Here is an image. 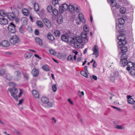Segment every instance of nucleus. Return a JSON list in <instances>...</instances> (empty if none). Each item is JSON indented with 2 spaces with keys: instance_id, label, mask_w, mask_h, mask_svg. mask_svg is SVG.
<instances>
[{
  "instance_id": "9",
  "label": "nucleus",
  "mask_w": 135,
  "mask_h": 135,
  "mask_svg": "<svg viewBox=\"0 0 135 135\" xmlns=\"http://www.w3.org/2000/svg\"><path fill=\"white\" fill-rule=\"evenodd\" d=\"M8 30L12 33H14L16 31V26L12 22H11L10 23L8 27Z\"/></svg>"
},
{
  "instance_id": "59",
  "label": "nucleus",
  "mask_w": 135,
  "mask_h": 135,
  "mask_svg": "<svg viewBox=\"0 0 135 135\" xmlns=\"http://www.w3.org/2000/svg\"><path fill=\"white\" fill-rule=\"evenodd\" d=\"M68 101L71 105H73V102L71 100L70 98H68Z\"/></svg>"
},
{
  "instance_id": "63",
  "label": "nucleus",
  "mask_w": 135,
  "mask_h": 135,
  "mask_svg": "<svg viewBox=\"0 0 135 135\" xmlns=\"http://www.w3.org/2000/svg\"><path fill=\"white\" fill-rule=\"evenodd\" d=\"M34 55V56H35V57H37V58H38L39 59H41V57H40L37 55V54H35Z\"/></svg>"
},
{
  "instance_id": "55",
  "label": "nucleus",
  "mask_w": 135,
  "mask_h": 135,
  "mask_svg": "<svg viewBox=\"0 0 135 135\" xmlns=\"http://www.w3.org/2000/svg\"><path fill=\"white\" fill-rule=\"evenodd\" d=\"M19 31L21 33H23L24 32V31L23 28H22V26L19 28Z\"/></svg>"
},
{
  "instance_id": "50",
  "label": "nucleus",
  "mask_w": 135,
  "mask_h": 135,
  "mask_svg": "<svg viewBox=\"0 0 135 135\" xmlns=\"http://www.w3.org/2000/svg\"><path fill=\"white\" fill-rule=\"evenodd\" d=\"M57 86L56 85L54 84L52 86V89L53 91L54 92H55L57 90Z\"/></svg>"
},
{
  "instance_id": "53",
  "label": "nucleus",
  "mask_w": 135,
  "mask_h": 135,
  "mask_svg": "<svg viewBox=\"0 0 135 135\" xmlns=\"http://www.w3.org/2000/svg\"><path fill=\"white\" fill-rule=\"evenodd\" d=\"M90 77L91 79H94L95 80H96L97 79V77L94 75H93L92 76H91Z\"/></svg>"
},
{
  "instance_id": "5",
  "label": "nucleus",
  "mask_w": 135,
  "mask_h": 135,
  "mask_svg": "<svg viewBox=\"0 0 135 135\" xmlns=\"http://www.w3.org/2000/svg\"><path fill=\"white\" fill-rule=\"evenodd\" d=\"M11 94V96L13 97L16 101H18V99L17 96L16 94L18 93L17 89L13 87L9 90Z\"/></svg>"
},
{
  "instance_id": "19",
  "label": "nucleus",
  "mask_w": 135,
  "mask_h": 135,
  "mask_svg": "<svg viewBox=\"0 0 135 135\" xmlns=\"http://www.w3.org/2000/svg\"><path fill=\"white\" fill-rule=\"evenodd\" d=\"M8 13L4 10H0V16L3 17L7 16Z\"/></svg>"
},
{
  "instance_id": "36",
  "label": "nucleus",
  "mask_w": 135,
  "mask_h": 135,
  "mask_svg": "<svg viewBox=\"0 0 135 135\" xmlns=\"http://www.w3.org/2000/svg\"><path fill=\"white\" fill-rule=\"evenodd\" d=\"M54 34L56 37H59L60 36V32L58 30H56L54 32Z\"/></svg>"
},
{
  "instance_id": "37",
  "label": "nucleus",
  "mask_w": 135,
  "mask_h": 135,
  "mask_svg": "<svg viewBox=\"0 0 135 135\" xmlns=\"http://www.w3.org/2000/svg\"><path fill=\"white\" fill-rule=\"evenodd\" d=\"M119 11L121 13L124 14L126 12V9L124 7H122L120 8Z\"/></svg>"
},
{
  "instance_id": "14",
  "label": "nucleus",
  "mask_w": 135,
  "mask_h": 135,
  "mask_svg": "<svg viewBox=\"0 0 135 135\" xmlns=\"http://www.w3.org/2000/svg\"><path fill=\"white\" fill-rule=\"evenodd\" d=\"M128 61V60L121 59L120 61V65L121 66L124 67L127 65Z\"/></svg>"
},
{
  "instance_id": "1",
  "label": "nucleus",
  "mask_w": 135,
  "mask_h": 135,
  "mask_svg": "<svg viewBox=\"0 0 135 135\" xmlns=\"http://www.w3.org/2000/svg\"><path fill=\"white\" fill-rule=\"evenodd\" d=\"M120 35L118 37V39L119 40L118 42V44L120 45H122L123 46L120 47L121 51L123 54H124L127 51V47L124 45L126 44V41L125 35L126 34V31H122L120 33Z\"/></svg>"
},
{
  "instance_id": "39",
  "label": "nucleus",
  "mask_w": 135,
  "mask_h": 135,
  "mask_svg": "<svg viewBox=\"0 0 135 135\" xmlns=\"http://www.w3.org/2000/svg\"><path fill=\"white\" fill-rule=\"evenodd\" d=\"M114 127L115 128L119 129H124V127L118 125H115Z\"/></svg>"
},
{
  "instance_id": "16",
  "label": "nucleus",
  "mask_w": 135,
  "mask_h": 135,
  "mask_svg": "<svg viewBox=\"0 0 135 135\" xmlns=\"http://www.w3.org/2000/svg\"><path fill=\"white\" fill-rule=\"evenodd\" d=\"M8 23V21L6 19L3 17L0 18V24L1 25H5Z\"/></svg>"
},
{
  "instance_id": "25",
  "label": "nucleus",
  "mask_w": 135,
  "mask_h": 135,
  "mask_svg": "<svg viewBox=\"0 0 135 135\" xmlns=\"http://www.w3.org/2000/svg\"><path fill=\"white\" fill-rule=\"evenodd\" d=\"M35 41L36 42L39 44V45L41 46L42 45V42L41 40L39 37H37L35 38Z\"/></svg>"
},
{
  "instance_id": "11",
  "label": "nucleus",
  "mask_w": 135,
  "mask_h": 135,
  "mask_svg": "<svg viewBox=\"0 0 135 135\" xmlns=\"http://www.w3.org/2000/svg\"><path fill=\"white\" fill-rule=\"evenodd\" d=\"M118 21L119 22V24L118 26H117L116 28L117 29L118 28H119L120 30H123L122 28L123 26V25L124 23L125 20L124 19L122 18H120L119 19Z\"/></svg>"
},
{
  "instance_id": "2",
  "label": "nucleus",
  "mask_w": 135,
  "mask_h": 135,
  "mask_svg": "<svg viewBox=\"0 0 135 135\" xmlns=\"http://www.w3.org/2000/svg\"><path fill=\"white\" fill-rule=\"evenodd\" d=\"M85 37H83L81 35V36H76L73 37L72 38V41L74 42V45L75 47L77 48H80V44L82 43L83 44L86 43L88 42H85Z\"/></svg>"
},
{
  "instance_id": "58",
  "label": "nucleus",
  "mask_w": 135,
  "mask_h": 135,
  "mask_svg": "<svg viewBox=\"0 0 135 135\" xmlns=\"http://www.w3.org/2000/svg\"><path fill=\"white\" fill-rule=\"evenodd\" d=\"M52 120L53 123H55L56 122V119L54 118V117H52Z\"/></svg>"
},
{
  "instance_id": "4",
  "label": "nucleus",
  "mask_w": 135,
  "mask_h": 135,
  "mask_svg": "<svg viewBox=\"0 0 135 135\" xmlns=\"http://www.w3.org/2000/svg\"><path fill=\"white\" fill-rule=\"evenodd\" d=\"M83 30L84 31L82 32L81 34L82 37H85L84 38L85 39V42H88V38L87 37V32H88L89 31V30L88 26L87 25H84L83 26Z\"/></svg>"
},
{
  "instance_id": "61",
  "label": "nucleus",
  "mask_w": 135,
  "mask_h": 135,
  "mask_svg": "<svg viewBox=\"0 0 135 135\" xmlns=\"http://www.w3.org/2000/svg\"><path fill=\"white\" fill-rule=\"evenodd\" d=\"M97 63L96 62V61H94V62L93 64V67L94 68H95L97 66Z\"/></svg>"
},
{
  "instance_id": "51",
  "label": "nucleus",
  "mask_w": 135,
  "mask_h": 135,
  "mask_svg": "<svg viewBox=\"0 0 135 135\" xmlns=\"http://www.w3.org/2000/svg\"><path fill=\"white\" fill-rule=\"evenodd\" d=\"M58 3V0H52V4L55 6L56 4H57Z\"/></svg>"
},
{
  "instance_id": "3",
  "label": "nucleus",
  "mask_w": 135,
  "mask_h": 135,
  "mask_svg": "<svg viewBox=\"0 0 135 135\" xmlns=\"http://www.w3.org/2000/svg\"><path fill=\"white\" fill-rule=\"evenodd\" d=\"M13 11L12 12H8L7 16L8 18L11 21L17 19L19 15V12L17 9L14 8Z\"/></svg>"
},
{
  "instance_id": "62",
  "label": "nucleus",
  "mask_w": 135,
  "mask_h": 135,
  "mask_svg": "<svg viewBox=\"0 0 135 135\" xmlns=\"http://www.w3.org/2000/svg\"><path fill=\"white\" fill-rule=\"evenodd\" d=\"M23 99H22L21 100H19V103L18 104V105L21 104L23 102Z\"/></svg>"
},
{
  "instance_id": "28",
  "label": "nucleus",
  "mask_w": 135,
  "mask_h": 135,
  "mask_svg": "<svg viewBox=\"0 0 135 135\" xmlns=\"http://www.w3.org/2000/svg\"><path fill=\"white\" fill-rule=\"evenodd\" d=\"M34 9L36 11H38L39 10V7L37 3H35L34 4Z\"/></svg>"
},
{
  "instance_id": "64",
  "label": "nucleus",
  "mask_w": 135,
  "mask_h": 135,
  "mask_svg": "<svg viewBox=\"0 0 135 135\" xmlns=\"http://www.w3.org/2000/svg\"><path fill=\"white\" fill-rule=\"evenodd\" d=\"M112 107L113 108L117 109L119 111L120 110V108H118L117 107H115V106H112Z\"/></svg>"
},
{
  "instance_id": "18",
  "label": "nucleus",
  "mask_w": 135,
  "mask_h": 135,
  "mask_svg": "<svg viewBox=\"0 0 135 135\" xmlns=\"http://www.w3.org/2000/svg\"><path fill=\"white\" fill-rule=\"evenodd\" d=\"M2 46L3 47H8L9 46V43L7 40H4L1 42Z\"/></svg>"
},
{
  "instance_id": "38",
  "label": "nucleus",
  "mask_w": 135,
  "mask_h": 135,
  "mask_svg": "<svg viewBox=\"0 0 135 135\" xmlns=\"http://www.w3.org/2000/svg\"><path fill=\"white\" fill-rule=\"evenodd\" d=\"M36 24L39 27L42 28L43 27V24L42 22L40 21H37Z\"/></svg>"
},
{
  "instance_id": "48",
  "label": "nucleus",
  "mask_w": 135,
  "mask_h": 135,
  "mask_svg": "<svg viewBox=\"0 0 135 135\" xmlns=\"http://www.w3.org/2000/svg\"><path fill=\"white\" fill-rule=\"evenodd\" d=\"M49 52L50 54L53 55H55L56 54V52L52 49H49Z\"/></svg>"
},
{
  "instance_id": "33",
  "label": "nucleus",
  "mask_w": 135,
  "mask_h": 135,
  "mask_svg": "<svg viewBox=\"0 0 135 135\" xmlns=\"http://www.w3.org/2000/svg\"><path fill=\"white\" fill-rule=\"evenodd\" d=\"M23 76L24 79L27 80H28L29 79V77L28 73H23Z\"/></svg>"
},
{
  "instance_id": "22",
  "label": "nucleus",
  "mask_w": 135,
  "mask_h": 135,
  "mask_svg": "<svg viewBox=\"0 0 135 135\" xmlns=\"http://www.w3.org/2000/svg\"><path fill=\"white\" fill-rule=\"evenodd\" d=\"M22 13L26 16H28L29 14V11L27 9L24 8L22 11Z\"/></svg>"
},
{
  "instance_id": "8",
  "label": "nucleus",
  "mask_w": 135,
  "mask_h": 135,
  "mask_svg": "<svg viewBox=\"0 0 135 135\" xmlns=\"http://www.w3.org/2000/svg\"><path fill=\"white\" fill-rule=\"evenodd\" d=\"M10 42L12 44H15L20 42V40L18 37L16 35L12 36L10 39Z\"/></svg>"
},
{
  "instance_id": "30",
  "label": "nucleus",
  "mask_w": 135,
  "mask_h": 135,
  "mask_svg": "<svg viewBox=\"0 0 135 135\" xmlns=\"http://www.w3.org/2000/svg\"><path fill=\"white\" fill-rule=\"evenodd\" d=\"M28 20L26 17L22 18L21 20V21L23 25H26L27 23Z\"/></svg>"
},
{
  "instance_id": "31",
  "label": "nucleus",
  "mask_w": 135,
  "mask_h": 135,
  "mask_svg": "<svg viewBox=\"0 0 135 135\" xmlns=\"http://www.w3.org/2000/svg\"><path fill=\"white\" fill-rule=\"evenodd\" d=\"M32 54L30 53L27 52L24 54V56L27 59H28L31 57L32 56Z\"/></svg>"
},
{
  "instance_id": "32",
  "label": "nucleus",
  "mask_w": 135,
  "mask_h": 135,
  "mask_svg": "<svg viewBox=\"0 0 135 135\" xmlns=\"http://www.w3.org/2000/svg\"><path fill=\"white\" fill-rule=\"evenodd\" d=\"M129 71L130 74L132 75H135V69L133 68L131 69Z\"/></svg>"
},
{
  "instance_id": "23",
  "label": "nucleus",
  "mask_w": 135,
  "mask_h": 135,
  "mask_svg": "<svg viewBox=\"0 0 135 135\" xmlns=\"http://www.w3.org/2000/svg\"><path fill=\"white\" fill-rule=\"evenodd\" d=\"M41 100L43 103L46 104L49 102V100L48 98L46 97H42L41 98Z\"/></svg>"
},
{
  "instance_id": "17",
  "label": "nucleus",
  "mask_w": 135,
  "mask_h": 135,
  "mask_svg": "<svg viewBox=\"0 0 135 135\" xmlns=\"http://www.w3.org/2000/svg\"><path fill=\"white\" fill-rule=\"evenodd\" d=\"M127 102L128 103L133 104L134 102V100L132 98V97L130 95H128L127 96Z\"/></svg>"
},
{
  "instance_id": "27",
  "label": "nucleus",
  "mask_w": 135,
  "mask_h": 135,
  "mask_svg": "<svg viewBox=\"0 0 135 135\" xmlns=\"http://www.w3.org/2000/svg\"><path fill=\"white\" fill-rule=\"evenodd\" d=\"M42 68L45 71H48L50 70L49 67L47 65H44Z\"/></svg>"
},
{
  "instance_id": "40",
  "label": "nucleus",
  "mask_w": 135,
  "mask_h": 135,
  "mask_svg": "<svg viewBox=\"0 0 135 135\" xmlns=\"http://www.w3.org/2000/svg\"><path fill=\"white\" fill-rule=\"evenodd\" d=\"M47 9L49 12H52L53 10L52 6L51 5H49L48 6L47 8Z\"/></svg>"
},
{
  "instance_id": "7",
  "label": "nucleus",
  "mask_w": 135,
  "mask_h": 135,
  "mask_svg": "<svg viewBox=\"0 0 135 135\" xmlns=\"http://www.w3.org/2000/svg\"><path fill=\"white\" fill-rule=\"evenodd\" d=\"M21 77V73L20 71L17 70L14 73V79L15 80L18 81H20Z\"/></svg>"
},
{
  "instance_id": "13",
  "label": "nucleus",
  "mask_w": 135,
  "mask_h": 135,
  "mask_svg": "<svg viewBox=\"0 0 135 135\" xmlns=\"http://www.w3.org/2000/svg\"><path fill=\"white\" fill-rule=\"evenodd\" d=\"M69 38V35L67 33L64 34L61 37L62 40L66 42H68V41Z\"/></svg>"
},
{
  "instance_id": "46",
  "label": "nucleus",
  "mask_w": 135,
  "mask_h": 135,
  "mask_svg": "<svg viewBox=\"0 0 135 135\" xmlns=\"http://www.w3.org/2000/svg\"><path fill=\"white\" fill-rule=\"evenodd\" d=\"M64 8L62 7L61 6H60L59 8V12L60 13H61L63 12L64 10Z\"/></svg>"
},
{
  "instance_id": "49",
  "label": "nucleus",
  "mask_w": 135,
  "mask_h": 135,
  "mask_svg": "<svg viewBox=\"0 0 135 135\" xmlns=\"http://www.w3.org/2000/svg\"><path fill=\"white\" fill-rule=\"evenodd\" d=\"M67 60L70 61H73V56L71 55H69L67 57Z\"/></svg>"
},
{
  "instance_id": "6",
  "label": "nucleus",
  "mask_w": 135,
  "mask_h": 135,
  "mask_svg": "<svg viewBox=\"0 0 135 135\" xmlns=\"http://www.w3.org/2000/svg\"><path fill=\"white\" fill-rule=\"evenodd\" d=\"M93 52L92 55H94L93 57L97 58L99 55V50L98 46L96 45H95L91 50Z\"/></svg>"
},
{
  "instance_id": "60",
  "label": "nucleus",
  "mask_w": 135,
  "mask_h": 135,
  "mask_svg": "<svg viewBox=\"0 0 135 135\" xmlns=\"http://www.w3.org/2000/svg\"><path fill=\"white\" fill-rule=\"evenodd\" d=\"M75 11H76L77 12L79 13L80 12L79 7H75Z\"/></svg>"
},
{
  "instance_id": "10",
  "label": "nucleus",
  "mask_w": 135,
  "mask_h": 135,
  "mask_svg": "<svg viewBox=\"0 0 135 135\" xmlns=\"http://www.w3.org/2000/svg\"><path fill=\"white\" fill-rule=\"evenodd\" d=\"M118 76V73L117 72L114 71L110 75V80L112 82H115L116 78Z\"/></svg>"
},
{
  "instance_id": "44",
  "label": "nucleus",
  "mask_w": 135,
  "mask_h": 135,
  "mask_svg": "<svg viewBox=\"0 0 135 135\" xmlns=\"http://www.w3.org/2000/svg\"><path fill=\"white\" fill-rule=\"evenodd\" d=\"M64 8V9L66 10L68 9V5L66 3L64 4L61 5Z\"/></svg>"
},
{
  "instance_id": "43",
  "label": "nucleus",
  "mask_w": 135,
  "mask_h": 135,
  "mask_svg": "<svg viewBox=\"0 0 135 135\" xmlns=\"http://www.w3.org/2000/svg\"><path fill=\"white\" fill-rule=\"evenodd\" d=\"M63 21L62 17L60 16L57 19V21L59 24H61Z\"/></svg>"
},
{
  "instance_id": "42",
  "label": "nucleus",
  "mask_w": 135,
  "mask_h": 135,
  "mask_svg": "<svg viewBox=\"0 0 135 135\" xmlns=\"http://www.w3.org/2000/svg\"><path fill=\"white\" fill-rule=\"evenodd\" d=\"M86 72L85 71H81L80 73L82 75L87 78L88 77V75Z\"/></svg>"
},
{
  "instance_id": "56",
  "label": "nucleus",
  "mask_w": 135,
  "mask_h": 135,
  "mask_svg": "<svg viewBox=\"0 0 135 135\" xmlns=\"http://www.w3.org/2000/svg\"><path fill=\"white\" fill-rule=\"evenodd\" d=\"M35 35H39V32L37 29H35Z\"/></svg>"
},
{
  "instance_id": "21",
  "label": "nucleus",
  "mask_w": 135,
  "mask_h": 135,
  "mask_svg": "<svg viewBox=\"0 0 135 135\" xmlns=\"http://www.w3.org/2000/svg\"><path fill=\"white\" fill-rule=\"evenodd\" d=\"M32 94L33 96L36 98H38L39 94L38 92L36 90H33L32 91Z\"/></svg>"
},
{
  "instance_id": "15",
  "label": "nucleus",
  "mask_w": 135,
  "mask_h": 135,
  "mask_svg": "<svg viewBox=\"0 0 135 135\" xmlns=\"http://www.w3.org/2000/svg\"><path fill=\"white\" fill-rule=\"evenodd\" d=\"M43 21L46 26L48 28L51 27V24L50 21L46 18L44 19Z\"/></svg>"
},
{
  "instance_id": "57",
  "label": "nucleus",
  "mask_w": 135,
  "mask_h": 135,
  "mask_svg": "<svg viewBox=\"0 0 135 135\" xmlns=\"http://www.w3.org/2000/svg\"><path fill=\"white\" fill-rule=\"evenodd\" d=\"M27 30L29 32H31L32 30V28L31 27L28 26L27 28Z\"/></svg>"
},
{
  "instance_id": "47",
  "label": "nucleus",
  "mask_w": 135,
  "mask_h": 135,
  "mask_svg": "<svg viewBox=\"0 0 135 135\" xmlns=\"http://www.w3.org/2000/svg\"><path fill=\"white\" fill-rule=\"evenodd\" d=\"M78 94L79 97H81L82 95L83 96L84 95V93L83 91L81 92L80 91H78Z\"/></svg>"
},
{
  "instance_id": "41",
  "label": "nucleus",
  "mask_w": 135,
  "mask_h": 135,
  "mask_svg": "<svg viewBox=\"0 0 135 135\" xmlns=\"http://www.w3.org/2000/svg\"><path fill=\"white\" fill-rule=\"evenodd\" d=\"M5 71L4 69L2 68H0V76H1L4 74Z\"/></svg>"
},
{
  "instance_id": "54",
  "label": "nucleus",
  "mask_w": 135,
  "mask_h": 135,
  "mask_svg": "<svg viewBox=\"0 0 135 135\" xmlns=\"http://www.w3.org/2000/svg\"><path fill=\"white\" fill-rule=\"evenodd\" d=\"M20 91L19 92V94L18 96L19 97H20L23 93V90H22L20 89Z\"/></svg>"
},
{
  "instance_id": "52",
  "label": "nucleus",
  "mask_w": 135,
  "mask_h": 135,
  "mask_svg": "<svg viewBox=\"0 0 135 135\" xmlns=\"http://www.w3.org/2000/svg\"><path fill=\"white\" fill-rule=\"evenodd\" d=\"M46 104L47 107H51L52 106V103L51 102H49H49H48L47 103H46Z\"/></svg>"
},
{
  "instance_id": "12",
  "label": "nucleus",
  "mask_w": 135,
  "mask_h": 135,
  "mask_svg": "<svg viewBox=\"0 0 135 135\" xmlns=\"http://www.w3.org/2000/svg\"><path fill=\"white\" fill-rule=\"evenodd\" d=\"M39 70L36 68L33 69L31 71V73L33 77H37L39 74Z\"/></svg>"
},
{
  "instance_id": "35",
  "label": "nucleus",
  "mask_w": 135,
  "mask_h": 135,
  "mask_svg": "<svg viewBox=\"0 0 135 135\" xmlns=\"http://www.w3.org/2000/svg\"><path fill=\"white\" fill-rule=\"evenodd\" d=\"M6 79L8 80H11L12 79V77L11 76L10 74L7 73L6 74Z\"/></svg>"
},
{
  "instance_id": "24",
  "label": "nucleus",
  "mask_w": 135,
  "mask_h": 135,
  "mask_svg": "<svg viewBox=\"0 0 135 135\" xmlns=\"http://www.w3.org/2000/svg\"><path fill=\"white\" fill-rule=\"evenodd\" d=\"M47 37L48 39L51 41H53L54 40V36L50 33H49L47 34Z\"/></svg>"
},
{
  "instance_id": "20",
  "label": "nucleus",
  "mask_w": 135,
  "mask_h": 135,
  "mask_svg": "<svg viewBox=\"0 0 135 135\" xmlns=\"http://www.w3.org/2000/svg\"><path fill=\"white\" fill-rule=\"evenodd\" d=\"M79 17L80 20L83 23H84L85 22V20L84 18V16L82 13H79Z\"/></svg>"
},
{
  "instance_id": "26",
  "label": "nucleus",
  "mask_w": 135,
  "mask_h": 135,
  "mask_svg": "<svg viewBox=\"0 0 135 135\" xmlns=\"http://www.w3.org/2000/svg\"><path fill=\"white\" fill-rule=\"evenodd\" d=\"M68 8L69 11L71 12H73L75 10V7L74 6L71 5H70L69 6Z\"/></svg>"
},
{
  "instance_id": "29",
  "label": "nucleus",
  "mask_w": 135,
  "mask_h": 135,
  "mask_svg": "<svg viewBox=\"0 0 135 135\" xmlns=\"http://www.w3.org/2000/svg\"><path fill=\"white\" fill-rule=\"evenodd\" d=\"M110 5L112 7H115L117 5V3L114 0H110Z\"/></svg>"
},
{
  "instance_id": "34",
  "label": "nucleus",
  "mask_w": 135,
  "mask_h": 135,
  "mask_svg": "<svg viewBox=\"0 0 135 135\" xmlns=\"http://www.w3.org/2000/svg\"><path fill=\"white\" fill-rule=\"evenodd\" d=\"M129 56L125 54H123L121 56V59L128 60Z\"/></svg>"
},
{
  "instance_id": "45",
  "label": "nucleus",
  "mask_w": 135,
  "mask_h": 135,
  "mask_svg": "<svg viewBox=\"0 0 135 135\" xmlns=\"http://www.w3.org/2000/svg\"><path fill=\"white\" fill-rule=\"evenodd\" d=\"M52 13L55 16H57L58 14V11L56 9L54 8L52 10Z\"/></svg>"
}]
</instances>
